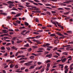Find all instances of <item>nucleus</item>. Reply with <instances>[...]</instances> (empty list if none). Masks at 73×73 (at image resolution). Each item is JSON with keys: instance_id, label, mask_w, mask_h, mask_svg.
<instances>
[{"instance_id": "nucleus-38", "label": "nucleus", "mask_w": 73, "mask_h": 73, "mask_svg": "<svg viewBox=\"0 0 73 73\" xmlns=\"http://www.w3.org/2000/svg\"><path fill=\"white\" fill-rule=\"evenodd\" d=\"M58 10H63V8H58L57 9Z\"/></svg>"}, {"instance_id": "nucleus-23", "label": "nucleus", "mask_w": 73, "mask_h": 73, "mask_svg": "<svg viewBox=\"0 0 73 73\" xmlns=\"http://www.w3.org/2000/svg\"><path fill=\"white\" fill-rule=\"evenodd\" d=\"M35 35H39V33L37 32H35L33 33Z\"/></svg>"}, {"instance_id": "nucleus-47", "label": "nucleus", "mask_w": 73, "mask_h": 73, "mask_svg": "<svg viewBox=\"0 0 73 73\" xmlns=\"http://www.w3.org/2000/svg\"><path fill=\"white\" fill-rule=\"evenodd\" d=\"M11 44L10 43H7L6 44V45L7 46H8V45H11Z\"/></svg>"}, {"instance_id": "nucleus-25", "label": "nucleus", "mask_w": 73, "mask_h": 73, "mask_svg": "<svg viewBox=\"0 0 73 73\" xmlns=\"http://www.w3.org/2000/svg\"><path fill=\"white\" fill-rule=\"evenodd\" d=\"M16 13L15 12H12L11 13V15H16Z\"/></svg>"}, {"instance_id": "nucleus-5", "label": "nucleus", "mask_w": 73, "mask_h": 73, "mask_svg": "<svg viewBox=\"0 0 73 73\" xmlns=\"http://www.w3.org/2000/svg\"><path fill=\"white\" fill-rule=\"evenodd\" d=\"M0 15H4V16H7V13H0Z\"/></svg>"}, {"instance_id": "nucleus-22", "label": "nucleus", "mask_w": 73, "mask_h": 73, "mask_svg": "<svg viewBox=\"0 0 73 73\" xmlns=\"http://www.w3.org/2000/svg\"><path fill=\"white\" fill-rule=\"evenodd\" d=\"M1 50H5V47L2 46L1 47Z\"/></svg>"}, {"instance_id": "nucleus-64", "label": "nucleus", "mask_w": 73, "mask_h": 73, "mask_svg": "<svg viewBox=\"0 0 73 73\" xmlns=\"http://www.w3.org/2000/svg\"><path fill=\"white\" fill-rule=\"evenodd\" d=\"M3 73H6V71L5 70H3Z\"/></svg>"}, {"instance_id": "nucleus-63", "label": "nucleus", "mask_w": 73, "mask_h": 73, "mask_svg": "<svg viewBox=\"0 0 73 73\" xmlns=\"http://www.w3.org/2000/svg\"><path fill=\"white\" fill-rule=\"evenodd\" d=\"M14 33L13 32H10L9 33L10 35H13V34Z\"/></svg>"}, {"instance_id": "nucleus-54", "label": "nucleus", "mask_w": 73, "mask_h": 73, "mask_svg": "<svg viewBox=\"0 0 73 73\" xmlns=\"http://www.w3.org/2000/svg\"><path fill=\"white\" fill-rule=\"evenodd\" d=\"M25 65H27V66L28 65H29V63H25Z\"/></svg>"}, {"instance_id": "nucleus-11", "label": "nucleus", "mask_w": 73, "mask_h": 73, "mask_svg": "<svg viewBox=\"0 0 73 73\" xmlns=\"http://www.w3.org/2000/svg\"><path fill=\"white\" fill-rule=\"evenodd\" d=\"M56 23L58 27H61V24H58L59 23L57 22H56Z\"/></svg>"}, {"instance_id": "nucleus-41", "label": "nucleus", "mask_w": 73, "mask_h": 73, "mask_svg": "<svg viewBox=\"0 0 73 73\" xmlns=\"http://www.w3.org/2000/svg\"><path fill=\"white\" fill-rule=\"evenodd\" d=\"M34 1L36 2L37 3H39V2H40V1H38V0H34Z\"/></svg>"}, {"instance_id": "nucleus-19", "label": "nucleus", "mask_w": 73, "mask_h": 73, "mask_svg": "<svg viewBox=\"0 0 73 73\" xmlns=\"http://www.w3.org/2000/svg\"><path fill=\"white\" fill-rule=\"evenodd\" d=\"M51 61L49 60H47L45 62H46V63H48V62H51Z\"/></svg>"}, {"instance_id": "nucleus-26", "label": "nucleus", "mask_w": 73, "mask_h": 73, "mask_svg": "<svg viewBox=\"0 0 73 73\" xmlns=\"http://www.w3.org/2000/svg\"><path fill=\"white\" fill-rule=\"evenodd\" d=\"M55 36V34H54L50 35V36L51 37H53V36Z\"/></svg>"}, {"instance_id": "nucleus-7", "label": "nucleus", "mask_w": 73, "mask_h": 73, "mask_svg": "<svg viewBox=\"0 0 73 73\" xmlns=\"http://www.w3.org/2000/svg\"><path fill=\"white\" fill-rule=\"evenodd\" d=\"M21 15V13H18L15 16V17H18L20 16Z\"/></svg>"}, {"instance_id": "nucleus-59", "label": "nucleus", "mask_w": 73, "mask_h": 73, "mask_svg": "<svg viewBox=\"0 0 73 73\" xmlns=\"http://www.w3.org/2000/svg\"><path fill=\"white\" fill-rule=\"evenodd\" d=\"M24 60V58H22L19 59V60Z\"/></svg>"}, {"instance_id": "nucleus-52", "label": "nucleus", "mask_w": 73, "mask_h": 73, "mask_svg": "<svg viewBox=\"0 0 73 73\" xmlns=\"http://www.w3.org/2000/svg\"><path fill=\"white\" fill-rule=\"evenodd\" d=\"M38 65H40V64H42V63H41V62H38Z\"/></svg>"}, {"instance_id": "nucleus-51", "label": "nucleus", "mask_w": 73, "mask_h": 73, "mask_svg": "<svg viewBox=\"0 0 73 73\" xmlns=\"http://www.w3.org/2000/svg\"><path fill=\"white\" fill-rule=\"evenodd\" d=\"M35 21H36V22H38V21H38V19H36Z\"/></svg>"}, {"instance_id": "nucleus-28", "label": "nucleus", "mask_w": 73, "mask_h": 73, "mask_svg": "<svg viewBox=\"0 0 73 73\" xmlns=\"http://www.w3.org/2000/svg\"><path fill=\"white\" fill-rule=\"evenodd\" d=\"M3 33H7V30H3Z\"/></svg>"}, {"instance_id": "nucleus-35", "label": "nucleus", "mask_w": 73, "mask_h": 73, "mask_svg": "<svg viewBox=\"0 0 73 73\" xmlns=\"http://www.w3.org/2000/svg\"><path fill=\"white\" fill-rule=\"evenodd\" d=\"M46 6H51V5L49 4H46L45 5Z\"/></svg>"}, {"instance_id": "nucleus-56", "label": "nucleus", "mask_w": 73, "mask_h": 73, "mask_svg": "<svg viewBox=\"0 0 73 73\" xmlns=\"http://www.w3.org/2000/svg\"><path fill=\"white\" fill-rule=\"evenodd\" d=\"M34 58V56H31V57H30V58Z\"/></svg>"}, {"instance_id": "nucleus-44", "label": "nucleus", "mask_w": 73, "mask_h": 73, "mask_svg": "<svg viewBox=\"0 0 73 73\" xmlns=\"http://www.w3.org/2000/svg\"><path fill=\"white\" fill-rule=\"evenodd\" d=\"M28 42L30 43H32V42L30 40H28Z\"/></svg>"}, {"instance_id": "nucleus-48", "label": "nucleus", "mask_w": 73, "mask_h": 73, "mask_svg": "<svg viewBox=\"0 0 73 73\" xmlns=\"http://www.w3.org/2000/svg\"><path fill=\"white\" fill-rule=\"evenodd\" d=\"M64 9H67V10H69V9H70L68 8L65 7Z\"/></svg>"}, {"instance_id": "nucleus-30", "label": "nucleus", "mask_w": 73, "mask_h": 73, "mask_svg": "<svg viewBox=\"0 0 73 73\" xmlns=\"http://www.w3.org/2000/svg\"><path fill=\"white\" fill-rule=\"evenodd\" d=\"M16 22L17 23H18V24H20V23H21V22L20 21H16Z\"/></svg>"}, {"instance_id": "nucleus-20", "label": "nucleus", "mask_w": 73, "mask_h": 73, "mask_svg": "<svg viewBox=\"0 0 73 73\" xmlns=\"http://www.w3.org/2000/svg\"><path fill=\"white\" fill-rule=\"evenodd\" d=\"M15 68H16V69H17L19 68V66H18V65H16L15 66Z\"/></svg>"}, {"instance_id": "nucleus-18", "label": "nucleus", "mask_w": 73, "mask_h": 73, "mask_svg": "<svg viewBox=\"0 0 73 73\" xmlns=\"http://www.w3.org/2000/svg\"><path fill=\"white\" fill-rule=\"evenodd\" d=\"M49 67H50V64L48 63L47 65V68H49Z\"/></svg>"}, {"instance_id": "nucleus-42", "label": "nucleus", "mask_w": 73, "mask_h": 73, "mask_svg": "<svg viewBox=\"0 0 73 73\" xmlns=\"http://www.w3.org/2000/svg\"><path fill=\"white\" fill-rule=\"evenodd\" d=\"M25 28V27L23 26V27H21L20 28V29H24Z\"/></svg>"}, {"instance_id": "nucleus-57", "label": "nucleus", "mask_w": 73, "mask_h": 73, "mask_svg": "<svg viewBox=\"0 0 73 73\" xmlns=\"http://www.w3.org/2000/svg\"><path fill=\"white\" fill-rule=\"evenodd\" d=\"M19 7H20L21 8H24V7L23 6H21V5H19Z\"/></svg>"}, {"instance_id": "nucleus-9", "label": "nucleus", "mask_w": 73, "mask_h": 73, "mask_svg": "<svg viewBox=\"0 0 73 73\" xmlns=\"http://www.w3.org/2000/svg\"><path fill=\"white\" fill-rule=\"evenodd\" d=\"M35 68L34 66H31L29 68V69H33V68Z\"/></svg>"}, {"instance_id": "nucleus-27", "label": "nucleus", "mask_w": 73, "mask_h": 73, "mask_svg": "<svg viewBox=\"0 0 73 73\" xmlns=\"http://www.w3.org/2000/svg\"><path fill=\"white\" fill-rule=\"evenodd\" d=\"M25 25H27V26H28V25H29V24L28 23H27V22H25Z\"/></svg>"}, {"instance_id": "nucleus-16", "label": "nucleus", "mask_w": 73, "mask_h": 73, "mask_svg": "<svg viewBox=\"0 0 73 73\" xmlns=\"http://www.w3.org/2000/svg\"><path fill=\"white\" fill-rule=\"evenodd\" d=\"M62 61V59L61 60H58L56 61L58 63V62H61V61Z\"/></svg>"}, {"instance_id": "nucleus-55", "label": "nucleus", "mask_w": 73, "mask_h": 73, "mask_svg": "<svg viewBox=\"0 0 73 73\" xmlns=\"http://www.w3.org/2000/svg\"><path fill=\"white\" fill-rule=\"evenodd\" d=\"M70 70H73V67H70Z\"/></svg>"}, {"instance_id": "nucleus-12", "label": "nucleus", "mask_w": 73, "mask_h": 73, "mask_svg": "<svg viewBox=\"0 0 73 73\" xmlns=\"http://www.w3.org/2000/svg\"><path fill=\"white\" fill-rule=\"evenodd\" d=\"M24 46H25L26 47H29V44H27L26 45H25Z\"/></svg>"}, {"instance_id": "nucleus-24", "label": "nucleus", "mask_w": 73, "mask_h": 73, "mask_svg": "<svg viewBox=\"0 0 73 73\" xmlns=\"http://www.w3.org/2000/svg\"><path fill=\"white\" fill-rule=\"evenodd\" d=\"M37 44H41V42H40L38 41V40H36V42Z\"/></svg>"}, {"instance_id": "nucleus-45", "label": "nucleus", "mask_w": 73, "mask_h": 73, "mask_svg": "<svg viewBox=\"0 0 73 73\" xmlns=\"http://www.w3.org/2000/svg\"><path fill=\"white\" fill-rule=\"evenodd\" d=\"M28 51H29V52H31V50H32V49L31 48H29V49H28Z\"/></svg>"}, {"instance_id": "nucleus-14", "label": "nucleus", "mask_w": 73, "mask_h": 73, "mask_svg": "<svg viewBox=\"0 0 73 73\" xmlns=\"http://www.w3.org/2000/svg\"><path fill=\"white\" fill-rule=\"evenodd\" d=\"M25 69V67H22L21 68V70H24Z\"/></svg>"}, {"instance_id": "nucleus-4", "label": "nucleus", "mask_w": 73, "mask_h": 73, "mask_svg": "<svg viewBox=\"0 0 73 73\" xmlns=\"http://www.w3.org/2000/svg\"><path fill=\"white\" fill-rule=\"evenodd\" d=\"M54 19H53L51 20V21L52 23L53 24L55 25V24H56V23H57V22H53V21H54Z\"/></svg>"}, {"instance_id": "nucleus-10", "label": "nucleus", "mask_w": 73, "mask_h": 73, "mask_svg": "<svg viewBox=\"0 0 73 73\" xmlns=\"http://www.w3.org/2000/svg\"><path fill=\"white\" fill-rule=\"evenodd\" d=\"M66 60V58H64L62 60V62H64Z\"/></svg>"}, {"instance_id": "nucleus-34", "label": "nucleus", "mask_w": 73, "mask_h": 73, "mask_svg": "<svg viewBox=\"0 0 73 73\" xmlns=\"http://www.w3.org/2000/svg\"><path fill=\"white\" fill-rule=\"evenodd\" d=\"M4 38H5V39H9V38L7 37H5Z\"/></svg>"}, {"instance_id": "nucleus-17", "label": "nucleus", "mask_w": 73, "mask_h": 73, "mask_svg": "<svg viewBox=\"0 0 73 73\" xmlns=\"http://www.w3.org/2000/svg\"><path fill=\"white\" fill-rule=\"evenodd\" d=\"M68 72V69L67 68L66 69L65 71H64V72L65 73H67V72Z\"/></svg>"}, {"instance_id": "nucleus-37", "label": "nucleus", "mask_w": 73, "mask_h": 73, "mask_svg": "<svg viewBox=\"0 0 73 73\" xmlns=\"http://www.w3.org/2000/svg\"><path fill=\"white\" fill-rule=\"evenodd\" d=\"M63 54H64V55H66V56H67L68 54L65 52H63Z\"/></svg>"}, {"instance_id": "nucleus-2", "label": "nucleus", "mask_w": 73, "mask_h": 73, "mask_svg": "<svg viewBox=\"0 0 73 73\" xmlns=\"http://www.w3.org/2000/svg\"><path fill=\"white\" fill-rule=\"evenodd\" d=\"M52 54H50L46 55V57H48V58H51V57H52Z\"/></svg>"}, {"instance_id": "nucleus-43", "label": "nucleus", "mask_w": 73, "mask_h": 73, "mask_svg": "<svg viewBox=\"0 0 73 73\" xmlns=\"http://www.w3.org/2000/svg\"><path fill=\"white\" fill-rule=\"evenodd\" d=\"M57 49V47H55L53 49V50H56Z\"/></svg>"}, {"instance_id": "nucleus-8", "label": "nucleus", "mask_w": 73, "mask_h": 73, "mask_svg": "<svg viewBox=\"0 0 73 73\" xmlns=\"http://www.w3.org/2000/svg\"><path fill=\"white\" fill-rule=\"evenodd\" d=\"M26 6L27 7H31L32 8H36V7H33L32 6L30 5H26Z\"/></svg>"}, {"instance_id": "nucleus-62", "label": "nucleus", "mask_w": 73, "mask_h": 73, "mask_svg": "<svg viewBox=\"0 0 73 73\" xmlns=\"http://www.w3.org/2000/svg\"><path fill=\"white\" fill-rule=\"evenodd\" d=\"M50 45V44L49 43H47L46 44V46H49Z\"/></svg>"}, {"instance_id": "nucleus-31", "label": "nucleus", "mask_w": 73, "mask_h": 73, "mask_svg": "<svg viewBox=\"0 0 73 73\" xmlns=\"http://www.w3.org/2000/svg\"><path fill=\"white\" fill-rule=\"evenodd\" d=\"M26 5H29V4H30V3L29 2H26Z\"/></svg>"}, {"instance_id": "nucleus-61", "label": "nucleus", "mask_w": 73, "mask_h": 73, "mask_svg": "<svg viewBox=\"0 0 73 73\" xmlns=\"http://www.w3.org/2000/svg\"><path fill=\"white\" fill-rule=\"evenodd\" d=\"M47 14H48V15H50V12H47Z\"/></svg>"}, {"instance_id": "nucleus-50", "label": "nucleus", "mask_w": 73, "mask_h": 73, "mask_svg": "<svg viewBox=\"0 0 73 73\" xmlns=\"http://www.w3.org/2000/svg\"><path fill=\"white\" fill-rule=\"evenodd\" d=\"M33 48H34V49H35V48H37V46H33Z\"/></svg>"}, {"instance_id": "nucleus-36", "label": "nucleus", "mask_w": 73, "mask_h": 73, "mask_svg": "<svg viewBox=\"0 0 73 73\" xmlns=\"http://www.w3.org/2000/svg\"><path fill=\"white\" fill-rule=\"evenodd\" d=\"M25 62V60H22L21 61L20 63H23V62Z\"/></svg>"}, {"instance_id": "nucleus-49", "label": "nucleus", "mask_w": 73, "mask_h": 73, "mask_svg": "<svg viewBox=\"0 0 73 73\" xmlns=\"http://www.w3.org/2000/svg\"><path fill=\"white\" fill-rule=\"evenodd\" d=\"M8 55V53L7 52H6L5 54L4 55L5 56H7Z\"/></svg>"}, {"instance_id": "nucleus-39", "label": "nucleus", "mask_w": 73, "mask_h": 73, "mask_svg": "<svg viewBox=\"0 0 73 73\" xmlns=\"http://www.w3.org/2000/svg\"><path fill=\"white\" fill-rule=\"evenodd\" d=\"M67 33H72V31H67Z\"/></svg>"}, {"instance_id": "nucleus-21", "label": "nucleus", "mask_w": 73, "mask_h": 73, "mask_svg": "<svg viewBox=\"0 0 73 73\" xmlns=\"http://www.w3.org/2000/svg\"><path fill=\"white\" fill-rule=\"evenodd\" d=\"M41 12V11H35V13H40Z\"/></svg>"}, {"instance_id": "nucleus-15", "label": "nucleus", "mask_w": 73, "mask_h": 73, "mask_svg": "<svg viewBox=\"0 0 73 73\" xmlns=\"http://www.w3.org/2000/svg\"><path fill=\"white\" fill-rule=\"evenodd\" d=\"M28 2H29L30 3H33L34 2L32 1H31V0H28Z\"/></svg>"}, {"instance_id": "nucleus-40", "label": "nucleus", "mask_w": 73, "mask_h": 73, "mask_svg": "<svg viewBox=\"0 0 73 73\" xmlns=\"http://www.w3.org/2000/svg\"><path fill=\"white\" fill-rule=\"evenodd\" d=\"M27 1V0H21V2H23V3L25 2V1Z\"/></svg>"}, {"instance_id": "nucleus-6", "label": "nucleus", "mask_w": 73, "mask_h": 73, "mask_svg": "<svg viewBox=\"0 0 73 73\" xmlns=\"http://www.w3.org/2000/svg\"><path fill=\"white\" fill-rule=\"evenodd\" d=\"M56 34L58 35H59V36H64V35H62L61 33H60L59 32H57Z\"/></svg>"}, {"instance_id": "nucleus-60", "label": "nucleus", "mask_w": 73, "mask_h": 73, "mask_svg": "<svg viewBox=\"0 0 73 73\" xmlns=\"http://www.w3.org/2000/svg\"><path fill=\"white\" fill-rule=\"evenodd\" d=\"M40 15H45V14H44V13H40Z\"/></svg>"}, {"instance_id": "nucleus-13", "label": "nucleus", "mask_w": 73, "mask_h": 73, "mask_svg": "<svg viewBox=\"0 0 73 73\" xmlns=\"http://www.w3.org/2000/svg\"><path fill=\"white\" fill-rule=\"evenodd\" d=\"M14 66L13 65V64H11L10 65V68H13Z\"/></svg>"}, {"instance_id": "nucleus-33", "label": "nucleus", "mask_w": 73, "mask_h": 73, "mask_svg": "<svg viewBox=\"0 0 73 73\" xmlns=\"http://www.w3.org/2000/svg\"><path fill=\"white\" fill-rule=\"evenodd\" d=\"M70 2H71V1H68L66 2V4H69L70 3Z\"/></svg>"}, {"instance_id": "nucleus-58", "label": "nucleus", "mask_w": 73, "mask_h": 73, "mask_svg": "<svg viewBox=\"0 0 73 73\" xmlns=\"http://www.w3.org/2000/svg\"><path fill=\"white\" fill-rule=\"evenodd\" d=\"M10 61H11V60H7L6 61L7 62H9Z\"/></svg>"}, {"instance_id": "nucleus-53", "label": "nucleus", "mask_w": 73, "mask_h": 73, "mask_svg": "<svg viewBox=\"0 0 73 73\" xmlns=\"http://www.w3.org/2000/svg\"><path fill=\"white\" fill-rule=\"evenodd\" d=\"M6 48L7 50H10V48L8 47H7Z\"/></svg>"}, {"instance_id": "nucleus-46", "label": "nucleus", "mask_w": 73, "mask_h": 73, "mask_svg": "<svg viewBox=\"0 0 73 73\" xmlns=\"http://www.w3.org/2000/svg\"><path fill=\"white\" fill-rule=\"evenodd\" d=\"M29 70L28 69H26L25 70V71L26 72H28Z\"/></svg>"}, {"instance_id": "nucleus-3", "label": "nucleus", "mask_w": 73, "mask_h": 73, "mask_svg": "<svg viewBox=\"0 0 73 73\" xmlns=\"http://www.w3.org/2000/svg\"><path fill=\"white\" fill-rule=\"evenodd\" d=\"M7 3L8 4H13L14 3V2L11 1H8Z\"/></svg>"}, {"instance_id": "nucleus-29", "label": "nucleus", "mask_w": 73, "mask_h": 73, "mask_svg": "<svg viewBox=\"0 0 73 73\" xmlns=\"http://www.w3.org/2000/svg\"><path fill=\"white\" fill-rule=\"evenodd\" d=\"M42 66H41L40 67H39L38 68V70H40V69H41L42 68Z\"/></svg>"}, {"instance_id": "nucleus-32", "label": "nucleus", "mask_w": 73, "mask_h": 73, "mask_svg": "<svg viewBox=\"0 0 73 73\" xmlns=\"http://www.w3.org/2000/svg\"><path fill=\"white\" fill-rule=\"evenodd\" d=\"M68 68V66L67 65H66L64 67V69H67Z\"/></svg>"}, {"instance_id": "nucleus-1", "label": "nucleus", "mask_w": 73, "mask_h": 73, "mask_svg": "<svg viewBox=\"0 0 73 73\" xmlns=\"http://www.w3.org/2000/svg\"><path fill=\"white\" fill-rule=\"evenodd\" d=\"M20 70V69H18L16 70V72L17 73H22L23 71H19Z\"/></svg>"}]
</instances>
